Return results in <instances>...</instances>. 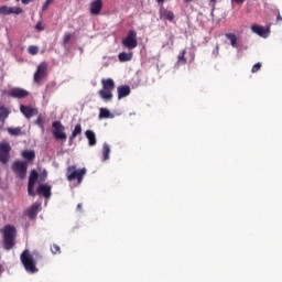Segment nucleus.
Instances as JSON below:
<instances>
[{
	"label": "nucleus",
	"mask_w": 282,
	"mask_h": 282,
	"mask_svg": "<svg viewBox=\"0 0 282 282\" xmlns=\"http://www.w3.org/2000/svg\"><path fill=\"white\" fill-rule=\"evenodd\" d=\"M43 259V257L41 256L40 252H33L30 253V250L25 249L21 256H20V261L24 267V270H26V272H30L31 274H34L36 272H39V269L36 268V260L34 259Z\"/></svg>",
	"instance_id": "f257e3e1"
},
{
	"label": "nucleus",
	"mask_w": 282,
	"mask_h": 282,
	"mask_svg": "<svg viewBox=\"0 0 282 282\" xmlns=\"http://www.w3.org/2000/svg\"><path fill=\"white\" fill-rule=\"evenodd\" d=\"M69 41H72V33L66 32L63 36V44L67 45V43H69Z\"/></svg>",
	"instance_id": "7c9ffc66"
},
{
	"label": "nucleus",
	"mask_w": 282,
	"mask_h": 282,
	"mask_svg": "<svg viewBox=\"0 0 282 282\" xmlns=\"http://www.w3.org/2000/svg\"><path fill=\"white\" fill-rule=\"evenodd\" d=\"M8 96L10 98H18L21 100L22 98H28L30 96V91L23 89V88H12L9 93Z\"/></svg>",
	"instance_id": "9b49d317"
},
{
	"label": "nucleus",
	"mask_w": 282,
	"mask_h": 282,
	"mask_svg": "<svg viewBox=\"0 0 282 282\" xmlns=\"http://www.w3.org/2000/svg\"><path fill=\"white\" fill-rule=\"evenodd\" d=\"M10 151L12 147L8 142L0 143V162L1 164H8L10 162Z\"/></svg>",
	"instance_id": "1a4fd4ad"
},
{
	"label": "nucleus",
	"mask_w": 282,
	"mask_h": 282,
	"mask_svg": "<svg viewBox=\"0 0 282 282\" xmlns=\"http://www.w3.org/2000/svg\"><path fill=\"white\" fill-rule=\"evenodd\" d=\"M251 31L254 34H258V36H262L263 39H265L268 36V30H265V28L261 26V25H252L251 26Z\"/></svg>",
	"instance_id": "6ab92c4d"
},
{
	"label": "nucleus",
	"mask_w": 282,
	"mask_h": 282,
	"mask_svg": "<svg viewBox=\"0 0 282 282\" xmlns=\"http://www.w3.org/2000/svg\"><path fill=\"white\" fill-rule=\"evenodd\" d=\"M52 1L54 0H46L42 7L43 10H47V8H50V4L52 3Z\"/></svg>",
	"instance_id": "e433bc0d"
},
{
	"label": "nucleus",
	"mask_w": 282,
	"mask_h": 282,
	"mask_svg": "<svg viewBox=\"0 0 282 282\" xmlns=\"http://www.w3.org/2000/svg\"><path fill=\"white\" fill-rule=\"evenodd\" d=\"M109 153H111V148L109 147V144L104 143V145H102V156H104L105 161L109 160Z\"/></svg>",
	"instance_id": "a878e982"
},
{
	"label": "nucleus",
	"mask_w": 282,
	"mask_h": 282,
	"mask_svg": "<svg viewBox=\"0 0 282 282\" xmlns=\"http://www.w3.org/2000/svg\"><path fill=\"white\" fill-rule=\"evenodd\" d=\"M28 52L31 56H36V54H39V46L31 45L29 46Z\"/></svg>",
	"instance_id": "c85d7f7f"
},
{
	"label": "nucleus",
	"mask_w": 282,
	"mask_h": 282,
	"mask_svg": "<svg viewBox=\"0 0 282 282\" xmlns=\"http://www.w3.org/2000/svg\"><path fill=\"white\" fill-rule=\"evenodd\" d=\"M210 3H217V0H209Z\"/></svg>",
	"instance_id": "79ce46f5"
},
{
	"label": "nucleus",
	"mask_w": 282,
	"mask_h": 282,
	"mask_svg": "<svg viewBox=\"0 0 282 282\" xmlns=\"http://www.w3.org/2000/svg\"><path fill=\"white\" fill-rule=\"evenodd\" d=\"M43 122H44L43 117H39L35 121V124H39L41 129H43Z\"/></svg>",
	"instance_id": "c9c22d12"
},
{
	"label": "nucleus",
	"mask_w": 282,
	"mask_h": 282,
	"mask_svg": "<svg viewBox=\"0 0 282 282\" xmlns=\"http://www.w3.org/2000/svg\"><path fill=\"white\" fill-rule=\"evenodd\" d=\"M191 1H193V0H185V3H191Z\"/></svg>",
	"instance_id": "c03bdc74"
},
{
	"label": "nucleus",
	"mask_w": 282,
	"mask_h": 282,
	"mask_svg": "<svg viewBox=\"0 0 282 282\" xmlns=\"http://www.w3.org/2000/svg\"><path fill=\"white\" fill-rule=\"evenodd\" d=\"M20 111H21V113L24 115V117H26L28 119L34 118V116H39V109L32 108V107L25 106V105H21V106H20Z\"/></svg>",
	"instance_id": "4468645a"
},
{
	"label": "nucleus",
	"mask_w": 282,
	"mask_h": 282,
	"mask_svg": "<svg viewBox=\"0 0 282 282\" xmlns=\"http://www.w3.org/2000/svg\"><path fill=\"white\" fill-rule=\"evenodd\" d=\"M52 254H61V247L58 245H53L51 247Z\"/></svg>",
	"instance_id": "2f4dec72"
},
{
	"label": "nucleus",
	"mask_w": 282,
	"mask_h": 282,
	"mask_svg": "<svg viewBox=\"0 0 282 282\" xmlns=\"http://www.w3.org/2000/svg\"><path fill=\"white\" fill-rule=\"evenodd\" d=\"M41 182H45L47 180V171L43 170V172L40 175Z\"/></svg>",
	"instance_id": "f704fd0d"
},
{
	"label": "nucleus",
	"mask_w": 282,
	"mask_h": 282,
	"mask_svg": "<svg viewBox=\"0 0 282 282\" xmlns=\"http://www.w3.org/2000/svg\"><path fill=\"white\" fill-rule=\"evenodd\" d=\"M80 133H83V126H80V123L76 124L70 137H69V144H72V142H74V140H76L77 135H80Z\"/></svg>",
	"instance_id": "412c9836"
},
{
	"label": "nucleus",
	"mask_w": 282,
	"mask_h": 282,
	"mask_svg": "<svg viewBox=\"0 0 282 282\" xmlns=\"http://www.w3.org/2000/svg\"><path fill=\"white\" fill-rule=\"evenodd\" d=\"M47 72V63L43 62L37 66V69L34 74V82L41 83L45 78V73Z\"/></svg>",
	"instance_id": "f8f14e48"
},
{
	"label": "nucleus",
	"mask_w": 282,
	"mask_h": 282,
	"mask_svg": "<svg viewBox=\"0 0 282 282\" xmlns=\"http://www.w3.org/2000/svg\"><path fill=\"white\" fill-rule=\"evenodd\" d=\"M226 39H228L234 47H237V35L235 33H226Z\"/></svg>",
	"instance_id": "bb28decb"
},
{
	"label": "nucleus",
	"mask_w": 282,
	"mask_h": 282,
	"mask_svg": "<svg viewBox=\"0 0 282 282\" xmlns=\"http://www.w3.org/2000/svg\"><path fill=\"white\" fill-rule=\"evenodd\" d=\"M2 246L6 250L10 251L17 246V227L6 225L2 229Z\"/></svg>",
	"instance_id": "f03ea898"
},
{
	"label": "nucleus",
	"mask_w": 282,
	"mask_h": 282,
	"mask_svg": "<svg viewBox=\"0 0 282 282\" xmlns=\"http://www.w3.org/2000/svg\"><path fill=\"white\" fill-rule=\"evenodd\" d=\"M121 43L127 50H135L138 47V32L130 30Z\"/></svg>",
	"instance_id": "423d86ee"
},
{
	"label": "nucleus",
	"mask_w": 282,
	"mask_h": 282,
	"mask_svg": "<svg viewBox=\"0 0 282 282\" xmlns=\"http://www.w3.org/2000/svg\"><path fill=\"white\" fill-rule=\"evenodd\" d=\"M158 3H164V0H156Z\"/></svg>",
	"instance_id": "a19ab883"
},
{
	"label": "nucleus",
	"mask_w": 282,
	"mask_h": 282,
	"mask_svg": "<svg viewBox=\"0 0 282 282\" xmlns=\"http://www.w3.org/2000/svg\"><path fill=\"white\" fill-rule=\"evenodd\" d=\"M87 175V169L83 167L76 170V165H69L66 170V177L68 182H74L77 180V184H83V178Z\"/></svg>",
	"instance_id": "20e7f679"
},
{
	"label": "nucleus",
	"mask_w": 282,
	"mask_h": 282,
	"mask_svg": "<svg viewBox=\"0 0 282 282\" xmlns=\"http://www.w3.org/2000/svg\"><path fill=\"white\" fill-rule=\"evenodd\" d=\"M259 69H261V62H258L257 64H254L251 68V73L252 74H257V72H259Z\"/></svg>",
	"instance_id": "72a5a7b5"
},
{
	"label": "nucleus",
	"mask_w": 282,
	"mask_h": 282,
	"mask_svg": "<svg viewBox=\"0 0 282 282\" xmlns=\"http://www.w3.org/2000/svg\"><path fill=\"white\" fill-rule=\"evenodd\" d=\"M22 158L23 160H28V162L34 161V158H36V153L34 150H24L22 151Z\"/></svg>",
	"instance_id": "4be33fe9"
},
{
	"label": "nucleus",
	"mask_w": 282,
	"mask_h": 282,
	"mask_svg": "<svg viewBox=\"0 0 282 282\" xmlns=\"http://www.w3.org/2000/svg\"><path fill=\"white\" fill-rule=\"evenodd\" d=\"M36 182H39V172H36V170H32L28 182V195L30 197H36V192H34V185Z\"/></svg>",
	"instance_id": "0eeeda50"
},
{
	"label": "nucleus",
	"mask_w": 282,
	"mask_h": 282,
	"mask_svg": "<svg viewBox=\"0 0 282 282\" xmlns=\"http://www.w3.org/2000/svg\"><path fill=\"white\" fill-rule=\"evenodd\" d=\"M85 135L88 140L89 147H96V133L93 130H86Z\"/></svg>",
	"instance_id": "aec40b11"
},
{
	"label": "nucleus",
	"mask_w": 282,
	"mask_h": 282,
	"mask_svg": "<svg viewBox=\"0 0 282 282\" xmlns=\"http://www.w3.org/2000/svg\"><path fill=\"white\" fill-rule=\"evenodd\" d=\"M234 3H238L239 6L243 4L246 0H231Z\"/></svg>",
	"instance_id": "4c0bfd02"
},
{
	"label": "nucleus",
	"mask_w": 282,
	"mask_h": 282,
	"mask_svg": "<svg viewBox=\"0 0 282 282\" xmlns=\"http://www.w3.org/2000/svg\"><path fill=\"white\" fill-rule=\"evenodd\" d=\"M36 195H42L45 199H50L52 197V185L40 184L36 188Z\"/></svg>",
	"instance_id": "ddd939ff"
},
{
	"label": "nucleus",
	"mask_w": 282,
	"mask_h": 282,
	"mask_svg": "<svg viewBox=\"0 0 282 282\" xmlns=\"http://www.w3.org/2000/svg\"><path fill=\"white\" fill-rule=\"evenodd\" d=\"M77 210H79V212L83 210V204L77 205Z\"/></svg>",
	"instance_id": "ea45409f"
},
{
	"label": "nucleus",
	"mask_w": 282,
	"mask_h": 282,
	"mask_svg": "<svg viewBox=\"0 0 282 282\" xmlns=\"http://www.w3.org/2000/svg\"><path fill=\"white\" fill-rule=\"evenodd\" d=\"M3 109H6V107H3V106H0V111H3Z\"/></svg>",
	"instance_id": "37998d69"
},
{
	"label": "nucleus",
	"mask_w": 282,
	"mask_h": 282,
	"mask_svg": "<svg viewBox=\"0 0 282 282\" xmlns=\"http://www.w3.org/2000/svg\"><path fill=\"white\" fill-rule=\"evenodd\" d=\"M53 127V135L55 140H67V134L65 133V127L61 121H54L52 123Z\"/></svg>",
	"instance_id": "6e6552de"
},
{
	"label": "nucleus",
	"mask_w": 282,
	"mask_h": 282,
	"mask_svg": "<svg viewBox=\"0 0 282 282\" xmlns=\"http://www.w3.org/2000/svg\"><path fill=\"white\" fill-rule=\"evenodd\" d=\"M102 89L98 91L101 100L109 102L113 100V90L116 89V82L113 79H101Z\"/></svg>",
	"instance_id": "7ed1b4c3"
},
{
	"label": "nucleus",
	"mask_w": 282,
	"mask_h": 282,
	"mask_svg": "<svg viewBox=\"0 0 282 282\" xmlns=\"http://www.w3.org/2000/svg\"><path fill=\"white\" fill-rule=\"evenodd\" d=\"M102 12V0H93L90 3V14L98 17Z\"/></svg>",
	"instance_id": "2eb2a0df"
},
{
	"label": "nucleus",
	"mask_w": 282,
	"mask_h": 282,
	"mask_svg": "<svg viewBox=\"0 0 282 282\" xmlns=\"http://www.w3.org/2000/svg\"><path fill=\"white\" fill-rule=\"evenodd\" d=\"M107 118H113V115H111V111L107 108H100L99 109V120H105Z\"/></svg>",
	"instance_id": "393cba45"
},
{
	"label": "nucleus",
	"mask_w": 282,
	"mask_h": 282,
	"mask_svg": "<svg viewBox=\"0 0 282 282\" xmlns=\"http://www.w3.org/2000/svg\"><path fill=\"white\" fill-rule=\"evenodd\" d=\"M10 135H21V128H8Z\"/></svg>",
	"instance_id": "cd10ccee"
},
{
	"label": "nucleus",
	"mask_w": 282,
	"mask_h": 282,
	"mask_svg": "<svg viewBox=\"0 0 282 282\" xmlns=\"http://www.w3.org/2000/svg\"><path fill=\"white\" fill-rule=\"evenodd\" d=\"M8 116H10V110H8V108L0 110V129H3L6 124V118H8Z\"/></svg>",
	"instance_id": "b1692460"
},
{
	"label": "nucleus",
	"mask_w": 282,
	"mask_h": 282,
	"mask_svg": "<svg viewBox=\"0 0 282 282\" xmlns=\"http://www.w3.org/2000/svg\"><path fill=\"white\" fill-rule=\"evenodd\" d=\"M160 19H164L165 21H170V23H173V21H175V13H173V11L169 9L161 8Z\"/></svg>",
	"instance_id": "dca6fc26"
},
{
	"label": "nucleus",
	"mask_w": 282,
	"mask_h": 282,
	"mask_svg": "<svg viewBox=\"0 0 282 282\" xmlns=\"http://www.w3.org/2000/svg\"><path fill=\"white\" fill-rule=\"evenodd\" d=\"M35 30H36L37 32H43V30H45V25L43 24L42 21H39V22L36 23Z\"/></svg>",
	"instance_id": "473e14b6"
},
{
	"label": "nucleus",
	"mask_w": 282,
	"mask_h": 282,
	"mask_svg": "<svg viewBox=\"0 0 282 282\" xmlns=\"http://www.w3.org/2000/svg\"><path fill=\"white\" fill-rule=\"evenodd\" d=\"M11 169L13 173L19 177L20 180H25L28 175V163L24 161H14L11 165Z\"/></svg>",
	"instance_id": "39448f33"
},
{
	"label": "nucleus",
	"mask_w": 282,
	"mask_h": 282,
	"mask_svg": "<svg viewBox=\"0 0 282 282\" xmlns=\"http://www.w3.org/2000/svg\"><path fill=\"white\" fill-rule=\"evenodd\" d=\"M276 21H281L282 22V17H281V13H278V17H276Z\"/></svg>",
	"instance_id": "58836bf2"
},
{
	"label": "nucleus",
	"mask_w": 282,
	"mask_h": 282,
	"mask_svg": "<svg viewBox=\"0 0 282 282\" xmlns=\"http://www.w3.org/2000/svg\"><path fill=\"white\" fill-rule=\"evenodd\" d=\"M120 63H128L133 58V53L121 52L118 55Z\"/></svg>",
	"instance_id": "5701e85b"
},
{
	"label": "nucleus",
	"mask_w": 282,
	"mask_h": 282,
	"mask_svg": "<svg viewBox=\"0 0 282 282\" xmlns=\"http://www.w3.org/2000/svg\"><path fill=\"white\" fill-rule=\"evenodd\" d=\"M39 210H41V204L35 203L31 205L30 208L26 210L29 219H35L36 215H39Z\"/></svg>",
	"instance_id": "f3484780"
},
{
	"label": "nucleus",
	"mask_w": 282,
	"mask_h": 282,
	"mask_svg": "<svg viewBox=\"0 0 282 282\" xmlns=\"http://www.w3.org/2000/svg\"><path fill=\"white\" fill-rule=\"evenodd\" d=\"M0 14L2 17H8L10 14H23V9H21L20 7L2 6L0 7Z\"/></svg>",
	"instance_id": "9d476101"
},
{
	"label": "nucleus",
	"mask_w": 282,
	"mask_h": 282,
	"mask_svg": "<svg viewBox=\"0 0 282 282\" xmlns=\"http://www.w3.org/2000/svg\"><path fill=\"white\" fill-rule=\"evenodd\" d=\"M117 93H118V99L122 100V98H127V96L131 94V87H129L128 85L119 86L117 88Z\"/></svg>",
	"instance_id": "a211bd4d"
},
{
	"label": "nucleus",
	"mask_w": 282,
	"mask_h": 282,
	"mask_svg": "<svg viewBox=\"0 0 282 282\" xmlns=\"http://www.w3.org/2000/svg\"><path fill=\"white\" fill-rule=\"evenodd\" d=\"M178 63H186V50H183L178 54Z\"/></svg>",
	"instance_id": "c756f323"
}]
</instances>
